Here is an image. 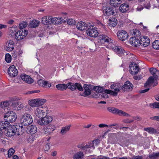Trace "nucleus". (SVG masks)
<instances>
[{
  "mask_svg": "<svg viewBox=\"0 0 159 159\" xmlns=\"http://www.w3.org/2000/svg\"><path fill=\"white\" fill-rule=\"evenodd\" d=\"M113 41L111 38L107 34L100 33V46H104L108 48L113 44Z\"/></svg>",
  "mask_w": 159,
  "mask_h": 159,
  "instance_id": "obj_1",
  "label": "nucleus"
},
{
  "mask_svg": "<svg viewBox=\"0 0 159 159\" xmlns=\"http://www.w3.org/2000/svg\"><path fill=\"white\" fill-rule=\"evenodd\" d=\"M133 34L135 35V36L134 37H131L130 39L129 43L132 46L137 47L140 45V42L139 39H140L141 33L139 30L137 29H134Z\"/></svg>",
  "mask_w": 159,
  "mask_h": 159,
  "instance_id": "obj_2",
  "label": "nucleus"
},
{
  "mask_svg": "<svg viewBox=\"0 0 159 159\" xmlns=\"http://www.w3.org/2000/svg\"><path fill=\"white\" fill-rule=\"evenodd\" d=\"M17 118L16 113L12 111H8L5 113L3 116L4 120L8 123H12L16 121Z\"/></svg>",
  "mask_w": 159,
  "mask_h": 159,
  "instance_id": "obj_3",
  "label": "nucleus"
},
{
  "mask_svg": "<svg viewBox=\"0 0 159 159\" xmlns=\"http://www.w3.org/2000/svg\"><path fill=\"white\" fill-rule=\"evenodd\" d=\"M48 109L46 106L39 107L34 110V114L38 117H42L44 115L48 114Z\"/></svg>",
  "mask_w": 159,
  "mask_h": 159,
  "instance_id": "obj_4",
  "label": "nucleus"
},
{
  "mask_svg": "<svg viewBox=\"0 0 159 159\" xmlns=\"http://www.w3.org/2000/svg\"><path fill=\"white\" fill-rule=\"evenodd\" d=\"M20 121L22 125L27 126L31 124L33 120L32 117L30 114H24L21 116Z\"/></svg>",
  "mask_w": 159,
  "mask_h": 159,
  "instance_id": "obj_5",
  "label": "nucleus"
},
{
  "mask_svg": "<svg viewBox=\"0 0 159 159\" xmlns=\"http://www.w3.org/2000/svg\"><path fill=\"white\" fill-rule=\"evenodd\" d=\"M86 33L89 36L93 37H97L98 34L96 28L94 27L93 26L90 24L87 29Z\"/></svg>",
  "mask_w": 159,
  "mask_h": 159,
  "instance_id": "obj_6",
  "label": "nucleus"
},
{
  "mask_svg": "<svg viewBox=\"0 0 159 159\" xmlns=\"http://www.w3.org/2000/svg\"><path fill=\"white\" fill-rule=\"evenodd\" d=\"M107 109L109 112L114 114L118 115L120 116H123L127 117H129L130 116V115L128 113L114 107H107Z\"/></svg>",
  "mask_w": 159,
  "mask_h": 159,
  "instance_id": "obj_7",
  "label": "nucleus"
},
{
  "mask_svg": "<svg viewBox=\"0 0 159 159\" xmlns=\"http://www.w3.org/2000/svg\"><path fill=\"white\" fill-rule=\"evenodd\" d=\"M28 34V31L25 29H20L16 33L15 38L18 41L24 39Z\"/></svg>",
  "mask_w": 159,
  "mask_h": 159,
  "instance_id": "obj_8",
  "label": "nucleus"
},
{
  "mask_svg": "<svg viewBox=\"0 0 159 159\" xmlns=\"http://www.w3.org/2000/svg\"><path fill=\"white\" fill-rule=\"evenodd\" d=\"M41 119L38 120V123L41 125H45L50 123L52 120V118L50 116H46L41 117Z\"/></svg>",
  "mask_w": 159,
  "mask_h": 159,
  "instance_id": "obj_9",
  "label": "nucleus"
},
{
  "mask_svg": "<svg viewBox=\"0 0 159 159\" xmlns=\"http://www.w3.org/2000/svg\"><path fill=\"white\" fill-rule=\"evenodd\" d=\"M67 88L72 91L75 90L76 88L80 91H82L83 90V88L81 85L79 83H73L71 82H69L67 84Z\"/></svg>",
  "mask_w": 159,
  "mask_h": 159,
  "instance_id": "obj_10",
  "label": "nucleus"
},
{
  "mask_svg": "<svg viewBox=\"0 0 159 159\" xmlns=\"http://www.w3.org/2000/svg\"><path fill=\"white\" fill-rule=\"evenodd\" d=\"M114 8L110 6L103 7L102 10L103 14L105 16H109L111 15H115Z\"/></svg>",
  "mask_w": 159,
  "mask_h": 159,
  "instance_id": "obj_11",
  "label": "nucleus"
},
{
  "mask_svg": "<svg viewBox=\"0 0 159 159\" xmlns=\"http://www.w3.org/2000/svg\"><path fill=\"white\" fill-rule=\"evenodd\" d=\"M109 48L112 49L113 51L119 55H122V54H124L125 52V50L122 48V47L118 45H114L113 43L112 45H111V47Z\"/></svg>",
  "mask_w": 159,
  "mask_h": 159,
  "instance_id": "obj_12",
  "label": "nucleus"
},
{
  "mask_svg": "<svg viewBox=\"0 0 159 159\" xmlns=\"http://www.w3.org/2000/svg\"><path fill=\"white\" fill-rule=\"evenodd\" d=\"M134 85L129 81H126L121 87H120V89L124 92L131 91L133 88Z\"/></svg>",
  "mask_w": 159,
  "mask_h": 159,
  "instance_id": "obj_13",
  "label": "nucleus"
},
{
  "mask_svg": "<svg viewBox=\"0 0 159 159\" xmlns=\"http://www.w3.org/2000/svg\"><path fill=\"white\" fill-rule=\"evenodd\" d=\"M78 147L85 151L88 150L89 152H91L90 151V149L93 150L94 149V148L93 147V143L91 142L90 141L88 142L85 145H84L83 144L79 145L78 146Z\"/></svg>",
  "mask_w": 159,
  "mask_h": 159,
  "instance_id": "obj_14",
  "label": "nucleus"
},
{
  "mask_svg": "<svg viewBox=\"0 0 159 159\" xmlns=\"http://www.w3.org/2000/svg\"><path fill=\"white\" fill-rule=\"evenodd\" d=\"M129 67L130 68L129 71L131 74L133 75H135L137 74L139 71V66L134 62H132L131 63Z\"/></svg>",
  "mask_w": 159,
  "mask_h": 159,
  "instance_id": "obj_15",
  "label": "nucleus"
},
{
  "mask_svg": "<svg viewBox=\"0 0 159 159\" xmlns=\"http://www.w3.org/2000/svg\"><path fill=\"white\" fill-rule=\"evenodd\" d=\"M93 85L91 84H84L83 88L84 91V93L81 95L83 96L86 97L90 95L91 92V89L93 88Z\"/></svg>",
  "mask_w": 159,
  "mask_h": 159,
  "instance_id": "obj_16",
  "label": "nucleus"
},
{
  "mask_svg": "<svg viewBox=\"0 0 159 159\" xmlns=\"http://www.w3.org/2000/svg\"><path fill=\"white\" fill-rule=\"evenodd\" d=\"M117 35L118 39L122 41L126 39L128 37V35L126 32L123 30L118 31L117 33Z\"/></svg>",
  "mask_w": 159,
  "mask_h": 159,
  "instance_id": "obj_17",
  "label": "nucleus"
},
{
  "mask_svg": "<svg viewBox=\"0 0 159 159\" xmlns=\"http://www.w3.org/2000/svg\"><path fill=\"white\" fill-rule=\"evenodd\" d=\"M16 128L15 126L9 125L6 134V135L9 136H11L16 134Z\"/></svg>",
  "mask_w": 159,
  "mask_h": 159,
  "instance_id": "obj_18",
  "label": "nucleus"
},
{
  "mask_svg": "<svg viewBox=\"0 0 159 159\" xmlns=\"http://www.w3.org/2000/svg\"><path fill=\"white\" fill-rule=\"evenodd\" d=\"M11 107L13 110H18L22 109L23 105L21 102L12 101Z\"/></svg>",
  "mask_w": 159,
  "mask_h": 159,
  "instance_id": "obj_19",
  "label": "nucleus"
},
{
  "mask_svg": "<svg viewBox=\"0 0 159 159\" xmlns=\"http://www.w3.org/2000/svg\"><path fill=\"white\" fill-rule=\"evenodd\" d=\"M8 73L10 76L15 77L17 75V70L14 66L12 65L8 69Z\"/></svg>",
  "mask_w": 159,
  "mask_h": 159,
  "instance_id": "obj_20",
  "label": "nucleus"
},
{
  "mask_svg": "<svg viewBox=\"0 0 159 159\" xmlns=\"http://www.w3.org/2000/svg\"><path fill=\"white\" fill-rule=\"evenodd\" d=\"M140 45L146 47L149 45L150 40L147 36H140Z\"/></svg>",
  "mask_w": 159,
  "mask_h": 159,
  "instance_id": "obj_21",
  "label": "nucleus"
},
{
  "mask_svg": "<svg viewBox=\"0 0 159 159\" xmlns=\"http://www.w3.org/2000/svg\"><path fill=\"white\" fill-rule=\"evenodd\" d=\"M149 71L155 80H159V71L158 70L154 68H151Z\"/></svg>",
  "mask_w": 159,
  "mask_h": 159,
  "instance_id": "obj_22",
  "label": "nucleus"
},
{
  "mask_svg": "<svg viewBox=\"0 0 159 159\" xmlns=\"http://www.w3.org/2000/svg\"><path fill=\"white\" fill-rule=\"evenodd\" d=\"M89 24H87L85 22L82 21L79 22L77 23L76 27L79 30L82 31L87 30Z\"/></svg>",
  "mask_w": 159,
  "mask_h": 159,
  "instance_id": "obj_23",
  "label": "nucleus"
},
{
  "mask_svg": "<svg viewBox=\"0 0 159 159\" xmlns=\"http://www.w3.org/2000/svg\"><path fill=\"white\" fill-rule=\"evenodd\" d=\"M14 43L11 40H10L7 41L5 49L8 51H11L14 48Z\"/></svg>",
  "mask_w": 159,
  "mask_h": 159,
  "instance_id": "obj_24",
  "label": "nucleus"
},
{
  "mask_svg": "<svg viewBox=\"0 0 159 159\" xmlns=\"http://www.w3.org/2000/svg\"><path fill=\"white\" fill-rule=\"evenodd\" d=\"M20 77L22 80L27 83L31 84L33 82V80L30 76L25 74H22L20 75Z\"/></svg>",
  "mask_w": 159,
  "mask_h": 159,
  "instance_id": "obj_25",
  "label": "nucleus"
},
{
  "mask_svg": "<svg viewBox=\"0 0 159 159\" xmlns=\"http://www.w3.org/2000/svg\"><path fill=\"white\" fill-rule=\"evenodd\" d=\"M37 83L38 85L40 86L47 88H49L52 86L50 83L48 82L43 80H38Z\"/></svg>",
  "mask_w": 159,
  "mask_h": 159,
  "instance_id": "obj_26",
  "label": "nucleus"
},
{
  "mask_svg": "<svg viewBox=\"0 0 159 159\" xmlns=\"http://www.w3.org/2000/svg\"><path fill=\"white\" fill-rule=\"evenodd\" d=\"M129 9V5L126 3L122 4L119 7L120 11L122 13H125Z\"/></svg>",
  "mask_w": 159,
  "mask_h": 159,
  "instance_id": "obj_27",
  "label": "nucleus"
},
{
  "mask_svg": "<svg viewBox=\"0 0 159 159\" xmlns=\"http://www.w3.org/2000/svg\"><path fill=\"white\" fill-rule=\"evenodd\" d=\"M42 22L44 25L51 24H52V17L51 16H44L42 18Z\"/></svg>",
  "mask_w": 159,
  "mask_h": 159,
  "instance_id": "obj_28",
  "label": "nucleus"
},
{
  "mask_svg": "<svg viewBox=\"0 0 159 159\" xmlns=\"http://www.w3.org/2000/svg\"><path fill=\"white\" fill-rule=\"evenodd\" d=\"M83 152L79 151L75 153L73 156V159H83L84 157Z\"/></svg>",
  "mask_w": 159,
  "mask_h": 159,
  "instance_id": "obj_29",
  "label": "nucleus"
},
{
  "mask_svg": "<svg viewBox=\"0 0 159 159\" xmlns=\"http://www.w3.org/2000/svg\"><path fill=\"white\" fill-rule=\"evenodd\" d=\"M118 23L117 19L116 18H111L109 20V25L111 27H115Z\"/></svg>",
  "mask_w": 159,
  "mask_h": 159,
  "instance_id": "obj_30",
  "label": "nucleus"
},
{
  "mask_svg": "<svg viewBox=\"0 0 159 159\" xmlns=\"http://www.w3.org/2000/svg\"><path fill=\"white\" fill-rule=\"evenodd\" d=\"M55 129V127L54 125H49L47 127V128L45 129V131L46 134H49L53 132Z\"/></svg>",
  "mask_w": 159,
  "mask_h": 159,
  "instance_id": "obj_31",
  "label": "nucleus"
},
{
  "mask_svg": "<svg viewBox=\"0 0 159 159\" xmlns=\"http://www.w3.org/2000/svg\"><path fill=\"white\" fill-rule=\"evenodd\" d=\"M30 134L31 135L35 133L37 131L36 127L33 125H31L29 126L27 128Z\"/></svg>",
  "mask_w": 159,
  "mask_h": 159,
  "instance_id": "obj_32",
  "label": "nucleus"
},
{
  "mask_svg": "<svg viewBox=\"0 0 159 159\" xmlns=\"http://www.w3.org/2000/svg\"><path fill=\"white\" fill-rule=\"evenodd\" d=\"M121 2V1L120 0H110V4L114 7H118L120 5Z\"/></svg>",
  "mask_w": 159,
  "mask_h": 159,
  "instance_id": "obj_33",
  "label": "nucleus"
},
{
  "mask_svg": "<svg viewBox=\"0 0 159 159\" xmlns=\"http://www.w3.org/2000/svg\"><path fill=\"white\" fill-rule=\"evenodd\" d=\"M16 134L17 135H19L20 134H22L24 132V129H23V126L22 125H16Z\"/></svg>",
  "mask_w": 159,
  "mask_h": 159,
  "instance_id": "obj_34",
  "label": "nucleus"
},
{
  "mask_svg": "<svg viewBox=\"0 0 159 159\" xmlns=\"http://www.w3.org/2000/svg\"><path fill=\"white\" fill-rule=\"evenodd\" d=\"M29 105L32 107H38L37 99H33L29 100L28 101Z\"/></svg>",
  "mask_w": 159,
  "mask_h": 159,
  "instance_id": "obj_35",
  "label": "nucleus"
},
{
  "mask_svg": "<svg viewBox=\"0 0 159 159\" xmlns=\"http://www.w3.org/2000/svg\"><path fill=\"white\" fill-rule=\"evenodd\" d=\"M9 123H8L5 120L0 122V130L6 129L9 125Z\"/></svg>",
  "mask_w": 159,
  "mask_h": 159,
  "instance_id": "obj_36",
  "label": "nucleus"
},
{
  "mask_svg": "<svg viewBox=\"0 0 159 159\" xmlns=\"http://www.w3.org/2000/svg\"><path fill=\"white\" fill-rule=\"evenodd\" d=\"M39 22V21L38 20H33L30 22L29 26L31 28H35L38 26Z\"/></svg>",
  "mask_w": 159,
  "mask_h": 159,
  "instance_id": "obj_37",
  "label": "nucleus"
},
{
  "mask_svg": "<svg viewBox=\"0 0 159 159\" xmlns=\"http://www.w3.org/2000/svg\"><path fill=\"white\" fill-rule=\"evenodd\" d=\"M62 19L61 18H52V24L58 25L60 23H61L62 22Z\"/></svg>",
  "mask_w": 159,
  "mask_h": 159,
  "instance_id": "obj_38",
  "label": "nucleus"
},
{
  "mask_svg": "<svg viewBox=\"0 0 159 159\" xmlns=\"http://www.w3.org/2000/svg\"><path fill=\"white\" fill-rule=\"evenodd\" d=\"M12 101H6L4 102H1L0 103V107L2 108L7 107L9 105L11 104Z\"/></svg>",
  "mask_w": 159,
  "mask_h": 159,
  "instance_id": "obj_39",
  "label": "nucleus"
},
{
  "mask_svg": "<svg viewBox=\"0 0 159 159\" xmlns=\"http://www.w3.org/2000/svg\"><path fill=\"white\" fill-rule=\"evenodd\" d=\"M56 88L58 90H64L67 88V84H59L56 85Z\"/></svg>",
  "mask_w": 159,
  "mask_h": 159,
  "instance_id": "obj_40",
  "label": "nucleus"
},
{
  "mask_svg": "<svg viewBox=\"0 0 159 159\" xmlns=\"http://www.w3.org/2000/svg\"><path fill=\"white\" fill-rule=\"evenodd\" d=\"M93 89L94 91H95L94 93L95 94L93 96V97L95 98L98 97L99 95V86H94Z\"/></svg>",
  "mask_w": 159,
  "mask_h": 159,
  "instance_id": "obj_41",
  "label": "nucleus"
},
{
  "mask_svg": "<svg viewBox=\"0 0 159 159\" xmlns=\"http://www.w3.org/2000/svg\"><path fill=\"white\" fill-rule=\"evenodd\" d=\"M154 78L152 76L150 77L148 79L147 82L145 83L144 86L146 87L147 85L153 83L154 81Z\"/></svg>",
  "mask_w": 159,
  "mask_h": 159,
  "instance_id": "obj_42",
  "label": "nucleus"
},
{
  "mask_svg": "<svg viewBox=\"0 0 159 159\" xmlns=\"http://www.w3.org/2000/svg\"><path fill=\"white\" fill-rule=\"evenodd\" d=\"M148 157L150 159H158L159 158V152H153L152 154L150 155Z\"/></svg>",
  "mask_w": 159,
  "mask_h": 159,
  "instance_id": "obj_43",
  "label": "nucleus"
},
{
  "mask_svg": "<svg viewBox=\"0 0 159 159\" xmlns=\"http://www.w3.org/2000/svg\"><path fill=\"white\" fill-rule=\"evenodd\" d=\"M144 130L150 134H153L156 132V130L152 127L145 128Z\"/></svg>",
  "mask_w": 159,
  "mask_h": 159,
  "instance_id": "obj_44",
  "label": "nucleus"
},
{
  "mask_svg": "<svg viewBox=\"0 0 159 159\" xmlns=\"http://www.w3.org/2000/svg\"><path fill=\"white\" fill-rule=\"evenodd\" d=\"M114 91H113L111 90L110 94L114 96H117L118 94V93L120 92V87H116Z\"/></svg>",
  "mask_w": 159,
  "mask_h": 159,
  "instance_id": "obj_45",
  "label": "nucleus"
},
{
  "mask_svg": "<svg viewBox=\"0 0 159 159\" xmlns=\"http://www.w3.org/2000/svg\"><path fill=\"white\" fill-rule=\"evenodd\" d=\"M149 107L153 109L159 108V102H156L153 103H150L149 104Z\"/></svg>",
  "mask_w": 159,
  "mask_h": 159,
  "instance_id": "obj_46",
  "label": "nucleus"
},
{
  "mask_svg": "<svg viewBox=\"0 0 159 159\" xmlns=\"http://www.w3.org/2000/svg\"><path fill=\"white\" fill-rule=\"evenodd\" d=\"M36 99H37V102L38 103V107H39L40 106L43 105L46 102V100L44 99H41V98H36Z\"/></svg>",
  "mask_w": 159,
  "mask_h": 159,
  "instance_id": "obj_47",
  "label": "nucleus"
},
{
  "mask_svg": "<svg viewBox=\"0 0 159 159\" xmlns=\"http://www.w3.org/2000/svg\"><path fill=\"white\" fill-rule=\"evenodd\" d=\"M153 48L155 49H159V40H156L152 43Z\"/></svg>",
  "mask_w": 159,
  "mask_h": 159,
  "instance_id": "obj_48",
  "label": "nucleus"
},
{
  "mask_svg": "<svg viewBox=\"0 0 159 159\" xmlns=\"http://www.w3.org/2000/svg\"><path fill=\"white\" fill-rule=\"evenodd\" d=\"M70 128V126L69 125L63 127L61 131V134H65L69 130Z\"/></svg>",
  "mask_w": 159,
  "mask_h": 159,
  "instance_id": "obj_49",
  "label": "nucleus"
},
{
  "mask_svg": "<svg viewBox=\"0 0 159 159\" xmlns=\"http://www.w3.org/2000/svg\"><path fill=\"white\" fill-rule=\"evenodd\" d=\"M10 32L13 34H15L16 33L17 31V27L16 26H13L9 29Z\"/></svg>",
  "mask_w": 159,
  "mask_h": 159,
  "instance_id": "obj_50",
  "label": "nucleus"
},
{
  "mask_svg": "<svg viewBox=\"0 0 159 159\" xmlns=\"http://www.w3.org/2000/svg\"><path fill=\"white\" fill-rule=\"evenodd\" d=\"M5 60L8 63L11 62V55L9 53H7L5 55Z\"/></svg>",
  "mask_w": 159,
  "mask_h": 159,
  "instance_id": "obj_51",
  "label": "nucleus"
},
{
  "mask_svg": "<svg viewBox=\"0 0 159 159\" xmlns=\"http://www.w3.org/2000/svg\"><path fill=\"white\" fill-rule=\"evenodd\" d=\"M34 139V137L32 135H31V136L27 138L26 141L28 143H32L33 142Z\"/></svg>",
  "mask_w": 159,
  "mask_h": 159,
  "instance_id": "obj_52",
  "label": "nucleus"
},
{
  "mask_svg": "<svg viewBox=\"0 0 159 159\" xmlns=\"http://www.w3.org/2000/svg\"><path fill=\"white\" fill-rule=\"evenodd\" d=\"M67 22L68 24L70 25H74L76 23L74 20L71 18L68 19L67 21Z\"/></svg>",
  "mask_w": 159,
  "mask_h": 159,
  "instance_id": "obj_53",
  "label": "nucleus"
},
{
  "mask_svg": "<svg viewBox=\"0 0 159 159\" xmlns=\"http://www.w3.org/2000/svg\"><path fill=\"white\" fill-rule=\"evenodd\" d=\"M27 25V23L24 21L19 24V27L20 29H24L23 28L26 27Z\"/></svg>",
  "mask_w": 159,
  "mask_h": 159,
  "instance_id": "obj_54",
  "label": "nucleus"
},
{
  "mask_svg": "<svg viewBox=\"0 0 159 159\" xmlns=\"http://www.w3.org/2000/svg\"><path fill=\"white\" fill-rule=\"evenodd\" d=\"M15 152V150L12 148H10L8 151V157H11Z\"/></svg>",
  "mask_w": 159,
  "mask_h": 159,
  "instance_id": "obj_55",
  "label": "nucleus"
},
{
  "mask_svg": "<svg viewBox=\"0 0 159 159\" xmlns=\"http://www.w3.org/2000/svg\"><path fill=\"white\" fill-rule=\"evenodd\" d=\"M90 142L93 143V147L94 148L95 146H97L98 145L99 143V139H97Z\"/></svg>",
  "mask_w": 159,
  "mask_h": 159,
  "instance_id": "obj_56",
  "label": "nucleus"
},
{
  "mask_svg": "<svg viewBox=\"0 0 159 159\" xmlns=\"http://www.w3.org/2000/svg\"><path fill=\"white\" fill-rule=\"evenodd\" d=\"M134 121V120H130L129 119H126L123 120V122L125 123L128 124L131 123Z\"/></svg>",
  "mask_w": 159,
  "mask_h": 159,
  "instance_id": "obj_57",
  "label": "nucleus"
},
{
  "mask_svg": "<svg viewBox=\"0 0 159 159\" xmlns=\"http://www.w3.org/2000/svg\"><path fill=\"white\" fill-rule=\"evenodd\" d=\"M142 78V76L141 75H136L134 76L133 78L136 80H139Z\"/></svg>",
  "mask_w": 159,
  "mask_h": 159,
  "instance_id": "obj_58",
  "label": "nucleus"
},
{
  "mask_svg": "<svg viewBox=\"0 0 159 159\" xmlns=\"http://www.w3.org/2000/svg\"><path fill=\"white\" fill-rule=\"evenodd\" d=\"M143 157L142 156H134L132 158V159H143Z\"/></svg>",
  "mask_w": 159,
  "mask_h": 159,
  "instance_id": "obj_59",
  "label": "nucleus"
},
{
  "mask_svg": "<svg viewBox=\"0 0 159 159\" xmlns=\"http://www.w3.org/2000/svg\"><path fill=\"white\" fill-rule=\"evenodd\" d=\"M116 87H119V86H118V84L117 85V84H113L110 86V88L111 89H115Z\"/></svg>",
  "mask_w": 159,
  "mask_h": 159,
  "instance_id": "obj_60",
  "label": "nucleus"
},
{
  "mask_svg": "<svg viewBox=\"0 0 159 159\" xmlns=\"http://www.w3.org/2000/svg\"><path fill=\"white\" fill-rule=\"evenodd\" d=\"M40 92L39 90H34L29 91L27 93V94H33L36 93H38Z\"/></svg>",
  "mask_w": 159,
  "mask_h": 159,
  "instance_id": "obj_61",
  "label": "nucleus"
},
{
  "mask_svg": "<svg viewBox=\"0 0 159 159\" xmlns=\"http://www.w3.org/2000/svg\"><path fill=\"white\" fill-rule=\"evenodd\" d=\"M100 27L101 28V29H103L105 31H106V28L105 25H104L102 23L100 22Z\"/></svg>",
  "mask_w": 159,
  "mask_h": 159,
  "instance_id": "obj_62",
  "label": "nucleus"
},
{
  "mask_svg": "<svg viewBox=\"0 0 159 159\" xmlns=\"http://www.w3.org/2000/svg\"><path fill=\"white\" fill-rule=\"evenodd\" d=\"M50 149V147L48 144L45 145L44 148V149L45 151H48Z\"/></svg>",
  "mask_w": 159,
  "mask_h": 159,
  "instance_id": "obj_63",
  "label": "nucleus"
},
{
  "mask_svg": "<svg viewBox=\"0 0 159 159\" xmlns=\"http://www.w3.org/2000/svg\"><path fill=\"white\" fill-rule=\"evenodd\" d=\"M100 93H101V92H100ZM102 93V94H101V96L102 98H108V95L106 93ZM100 95H101V94H100Z\"/></svg>",
  "mask_w": 159,
  "mask_h": 159,
  "instance_id": "obj_64",
  "label": "nucleus"
}]
</instances>
